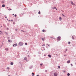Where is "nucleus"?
I'll use <instances>...</instances> for the list:
<instances>
[{
    "label": "nucleus",
    "instance_id": "14",
    "mask_svg": "<svg viewBox=\"0 0 76 76\" xmlns=\"http://www.w3.org/2000/svg\"><path fill=\"white\" fill-rule=\"evenodd\" d=\"M48 57H49L51 58V55H48Z\"/></svg>",
    "mask_w": 76,
    "mask_h": 76
},
{
    "label": "nucleus",
    "instance_id": "40",
    "mask_svg": "<svg viewBox=\"0 0 76 76\" xmlns=\"http://www.w3.org/2000/svg\"><path fill=\"white\" fill-rule=\"evenodd\" d=\"M71 66H73V65H72V64H71Z\"/></svg>",
    "mask_w": 76,
    "mask_h": 76
},
{
    "label": "nucleus",
    "instance_id": "8",
    "mask_svg": "<svg viewBox=\"0 0 76 76\" xmlns=\"http://www.w3.org/2000/svg\"><path fill=\"white\" fill-rule=\"evenodd\" d=\"M8 42H12V40H8Z\"/></svg>",
    "mask_w": 76,
    "mask_h": 76
},
{
    "label": "nucleus",
    "instance_id": "38",
    "mask_svg": "<svg viewBox=\"0 0 76 76\" xmlns=\"http://www.w3.org/2000/svg\"><path fill=\"white\" fill-rule=\"evenodd\" d=\"M0 32H1V33H2V31L0 30Z\"/></svg>",
    "mask_w": 76,
    "mask_h": 76
},
{
    "label": "nucleus",
    "instance_id": "13",
    "mask_svg": "<svg viewBox=\"0 0 76 76\" xmlns=\"http://www.w3.org/2000/svg\"><path fill=\"white\" fill-rule=\"evenodd\" d=\"M59 20H60V21H61V17H59Z\"/></svg>",
    "mask_w": 76,
    "mask_h": 76
},
{
    "label": "nucleus",
    "instance_id": "27",
    "mask_svg": "<svg viewBox=\"0 0 76 76\" xmlns=\"http://www.w3.org/2000/svg\"><path fill=\"white\" fill-rule=\"evenodd\" d=\"M62 15L63 16H64V17H65V15H64V14H62Z\"/></svg>",
    "mask_w": 76,
    "mask_h": 76
},
{
    "label": "nucleus",
    "instance_id": "45",
    "mask_svg": "<svg viewBox=\"0 0 76 76\" xmlns=\"http://www.w3.org/2000/svg\"><path fill=\"white\" fill-rule=\"evenodd\" d=\"M12 15H13V16H14V15H15V14H12Z\"/></svg>",
    "mask_w": 76,
    "mask_h": 76
},
{
    "label": "nucleus",
    "instance_id": "19",
    "mask_svg": "<svg viewBox=\"0 0 76 76\" xmlns=\"http://www.w3.org/2000/svg\"><path fill=\"white\" fill-rule=\"evenodd\" d=\"M8 10H9V11H10V10H12V9H8Z\"/></svg>",
    "mask_w": 76,
    "mask_h": 76
},
{
    "label": "nucleus",
    "instance_id": "48",
    "mask_svg": "<svg viewBox=\"0 0 76 76\" xmlns=\"http://www.w3.org/2000/svg\"><path fill=\"white\" fill-rule=\"evenodd\" d=\"M7 9H8V8H9V7H7Z\"/></svg>",
    "mask_w": 76,
    "mask_h": 76
},
{
    "label": "nucleus",
    "instance_id": "33",
    "mask_svg": "<svg viewBox=\"0 0 76 76\" xmlns=\"http://www.w3.org/2000/svg\"><path fill=\"white\" fill-rule=\"evenodd\" d=\"M5 16H6L5 18H6V19L7 18V16H6V15H5Z\"/></svg>",
    "mask_w": 76,
    "mask_h": 76
},
{
    "label": "nucleus",
    "instance_id": "32",
    "mask_svg": "<svg viewBox=\"0 0 76 76\" xmlns=\"http://www.w3.org/2000/svg\"><path fill=\"white\" fill-rule=\"evenodd\" d=\"M16 16H17V15H16V14L15 15V17H16Z\"/></svg>",
    "mask_w": 76,
    "mask_h": 76
},
{
    "label": "nucleus",
    "instance_id": "56",
    "mask_svg": "<svg viewBox=\"0 0 76 76\" xmlns=\"http://www.w3.org/2000/svg\"><path fill=\"white\" fill-rule=\"evenodd\" d=\"M7 20H8V19H7Z\"/></svg>",
    "mask_w": 76,
    "mask_h": 76
},
{
    "label": "nucleus",
    "instance_id": "31",
    "mask_svg": "<svg viewBox=\"0 0 76 76\" xmlns=\"http://www.w3.org/2000/svg\"><path fill=\"white\" fill-rule=\"evenodd\" d=\"M56 7H54L53 8V9H56Z\"/></svg>",
    "mask_w": 76,
    "mask_h": 76
},
{
    "label": "nucleus",
    "instance_id": "20",
    "mask_svg": "<svg viewBox=\"0 0 76 76\" xmlns=\"http://www.w3.org/2000/svg\"><path fill=\"white\" fill-rule=\"evenodd\" d=\"M68 44H70V42H69L68 43Z\"/></svg>",
    "mask_w": 76,
    "mask_h": 76
},
{
    "label": "nucleus",
    "instance_id": "61",
    "mask_svg": "<svg viewBox=\"0 0 76 76\" xmlns=\"http://www.w3.org/2000/svg\"><path fill=\"white\" fill-rule=\"evenodd\" d=\"M0 48H1V47H0Z\"/></svg>",
    "mask_w": 76,
    "mask_h": 76
},
{
    "label": "nucleus",
    "instance_id": "52",
    "mask_svg": "<svg viewBox=\"0 0 76 76\" xmlns=\"http://www.w3.org/2000/svg\"><path fill=\"white\" fill-rule=\"evenodd\" d=\"M29 55H28V57H29Z\"/></svg>",
    "mask_w": 76,
    "mask_h": 76
},
{
    "label": "nucleus",
    "instance_id": "22",
    "mask_svg": "<svg viewBox=\"0 0 76 76\" xmlns=\"http://www.w3.org/2000/svg\"><path fill=\"white\" fill-rule=\"evenodd\" d=\"M67 76H70V74L69 73H68L67 75Z\"/></svg>",
    "mask_w": 76,
    "mask_h": 76
},
{
    "label": "nucleus",
    "instance_id": "6",
    "mask_svg": "<svg viewBox=\"0 0 76 76\" xmlns=\"http://www.w3.org/2000/svg\"><path fill=\"white\" fill-rule=\"evenodd\" d=\"M67 63L68 64L70 63V61L69 60L68 61H67Z\"/></svg>",
    "mask_w": 76,
    "mask_h": 76
},
{
    "label": "nucleus",
    "instance_id": "5",
    "mask_svg": "<svg viewBox=\"0 0 76 76\" xmlns=\"http://www.w3.org/2000/svg\"><path fill=\"white\" fill-rule=\"evenodd\" d=\"M71 4L72 5H75V4L73 3V2L72 1H71Z\"/></svg>",
    "mask_w": 76,
    "mask_h": 76
},
{
    "label": "nucleus",
    "instance_id": "18",
    "mask_svg": "<svg viewBox=\"0 0 76 76\" xmlns=\"http://www.w3.org/2000/svg\"><path fill=\"white\" fill-rule=\"evenodd\" d=\"M7 69H8V70H9V69H10V68L9 67H7Z\"/></svg>",
    "mask_w": 76,
    "mask_h": 76
},
{
    "label": "nucleus",
    "instance_id": "29",
    "mask_svg": "<svg viewBox=\"0 0 76 76\" xmlns=\"http://www.w3.org/2000/svg\"><path fill=\"white\" fill-rule=\"evenodd\" d=\"M42 64H40V66H42Z\"/></svg>",
    "mask_w": 76,
    "mask_h": 76
},
{
    "label": "nucleus",
    "instance_id": "35",
    "mask_svg": "<svg viewBox=\"0 0 76 76\" xmlns=\"http://www.w3.org/2000/svg\"><path fill=\"white\" fill-rule=\"evenodd\" d=\"M15 31H18V29H15Z\"/></svg>",
    "mask_w": 76,
    "mask_h": 76
},
{
    "label": "nucleus",
    "instance_id": "60",
    "mask_svg": "<svg viewBox=\"0 0 76 76\" xmlns=\"http://www.w3.org/2000/svg\"><path fill=\"white\" fill-rule=\"evenodd\" d=\"M0 34H1V33H0Z\"/></svg>",
    "mask_w": 76,
    "mask_h": 76
},
{
    "label": "nucleus",
    "instance_id": "24",
    "mask_svg": "<svg viewBox=\"0 0 76 76\" xmlns=\"http://www.w3.org/2000/svg\"><path fill=\"white\" fill-rule=\"evenodd\" d=\"M42 41H44V38H42Z\"/></svg>",
    "mask_w": 76,
    "mask_h": 76
},
{
    "label": "nucleus",
    "instance_id": "53",
    "mask_svg": "<svg viewBox=\"0 0 76 76\" xmlns=\"http://www.w3.org/2000/svg\"><path fill=\"white\" fill-rule=\"evenodd\" d=\"M9 21H10V20H9Z\"/></svg>",
    "mask_w": 76,
    "mask_h": 76
},
{
    "label": "nucleus",
    "instance_id": "41",
    "mask_svg": "<svg viewBox=\"0 0 76 76\" xmlns=\"http://www.w3.org/2000/svg\"><path fill=\"white\" fill-rule=\"evenodd\" d=\"M7 25H8V26H9V23L7 24Z\"/></svg>",
    "mask_w": 76,
    "mask_h": 76
},
{
    "label": "nucleus",
    "instance_id": "17",
    "mask_svg": "<svg viewBox=\"0 0 76 76\" xmlns=\"http://www.w3.org/2000/svg\"><path fill=\"white\" fill-rule=\"evenodd\" d=\"M38 13H39V15L41 14V12L40 11H39L38 12Z\"/></svg>",
    "mask_w": 76,
    "mask_h": 76
},
{
    "label": "nucleus",
    "instance_id": "57",
    "mask_svg": "<svg viewBox=\"0 0 76 76\" xmlns=\"http://www.w3.org/2000/svg\"><path fill=\"white\" fill-rule=\"evenodd\" d=\"M46 3H47V1H46Z\"/></svg>",
    "mask_w": 76,
    "mask_h": 76
},
{
    "label": "nucleus",
    "instance_id": "3",
    "mask_svg": "<svg viewBox=\"0 0 76 76\" xmlns=\"http://www.w3.org/2000/svg\"><path fill=\"white\" fill-rule=\"evenodd\" d=\"M18 45V44H14V45H13V47H16Z\"/></svg>",
    "mask_w": 76,
    "mask_h": 76
},
{
    "label": "nucleus",
    "instance_id": "15",
    "mask_svg": "<svg viewBox=\"0 0 76 76\" xmlns=\"http://www.w3.org/2000/svg\"><path fill=\"white\" fill-rule=\"evenodd\" d=\"M32 76H34V73L32 72Z\"/></svg>",
    "mask_w": 76,
    "mask_h": 76
},
{
    "label": "nucleus",
    "instance_id": "46",
    "mask_svg": "<svg viewBox=\"0 0 76 76\" xmlns=\"http://www.w3.org/2000/svg\"><path fill=\"white\" fill-rule=\"evenodd\" d=\"M56 10H57V9H56Z\"/></svg>",
    "mask_w": 76,
    "mask_h": 76
},
{
    "label": "nucleus",
    "instance_id": "58",
    "mask_svg": "<svg viewBox=\"0 0 76 76\" xmlns=\"http://www.w3.org/2000/svg\"><path fill=\"white\" fill-rule=\"evenodd\" d=\"M0 56H1V55L0 54Z\"/></svg>",
    "mask_w": 76,
    "mask_h": 76
},
{
    "label": "nucleus",
    "instance_id": "34",
    "mask_svg": "<svg viewBox=\"0 0 76 76\" xmlns=\"http://www.w3.org/2000/svg\"><path fill=\"white\" fill-rule=\"evenodd\" d=\"M58 68H60V66H58Z\"/></svg>",
    "mask_w": 76,
    "mask_h": 76
},
{
    "label": "nucleus",
    "instance_id": "10",
    "mask_svg": "<svg viewBox=\"0 0 76 76\" xmlns=\"http://www.w3.org/2000/svg\"><path fill=\"white\" fill-rule=\"evenodd\" d=\"M2 7H5V5L3 4L2 5Z\"/></svg>",
    "mask_w": 76,
    "mask_h": 76
},
{
    "label": "nucleus",
    "instance_id": "21",
    "mask_svg": "<svg viewBox=\"0 0 76 76\" xmlns=\"http://www.w3.org/2000/svg\"><path fill=\"white\" fill-rule=\"evenodd\" d=\"M27 59V58H26V57H25V58H24V60H26Z\"/></svg>",
    "mask_w": 76,
    "mask_h": 76
},
{
    "label": "nucleus",
    "instance_id": "26",
    "mask_svg": "<svg viewBox=\"0 0 76 76\" xmlns=\"http://www.w3.org/2000/svg\"><path fill=\"white\" fill-rule=\"evenodd\" d=\"M5 34H6L7 35L8 34V33H7V32H5Z\"/></svg>",
    "mask_w": 76,
    "mask_h": 76
},
{
    "label": "nucleus",
    "instance_id": "47",
    "mask_svg": "<svg viewBox=\"0 0 76 76\" xmlns=\"http://www.w3.org/2000/svg\"><path fill=\"white\" fill-rule=\"evenodd\" d=\"M1 27H2V26H1Z\"/></svg>",
    "mask_w": 76,
    "mask_h": 76
},
{
    "label": "nucleus",
    "instance_id": "39",
    "mask_svg": "<svg viewBox=\"0 0 76 76\" xmlns=\"http://www.w3.org/2000/svg\"><path fill=\"white\" fill-rule=\"evenodd\" d=\"M46 48H48V47L47 46H46Z\"/></svg>",
    "mask_w": 76,
    "mask_h": 76
},
{
    "label": "nucleus",
    "instance_id": "59",
    "mask_svg": "<svg viewBox=\"0 0 76 76\" xmlns=\"http://www.w3.org/2000/svg\"><path fill=\"white\" fill-rule=\"evenodd\" d=\"M8 76H10V75H8Z\"/></svg>",
    "mask_w": 76,
    "mask_h": 76
},
{
    "label": "nucleus",
    "instance_id": "43",
    "mask_svg": "<svg viewBox=\"0 0 76 76\" xmlns=\"http://www.w3.org/2000/svg\"><path fill=\"white\" fill-rule=\"evenodd\" d=\"M2 3H4V1H2Z\"/></svg>",
    "mask_w": 76,
    "mask_h": 76
},
{
    "label": "nucleus",
    "instance_id": "2",
    "mask_svg": "<svg viewBox=\"0 0 76 76\" xmlns=\"http://www.w3.org/2000/svg\"><path fill=\"white\" fill-rule=\"evenodd\" d=\"M18 45L20 46H22L23 45V43L22 42H20L18 43Z\"/></svg>",
    "mask_w": 76,
    "mask_h": 76
},
{
    "label": "nucleus",
    "instance_id": "28",
    "mask_svg": "<svg viewBox=\"0 0 76 76\" xmlns=\"http://www.w3.org/2000/svg\"><path fill=\"white\" fill-rule=\"evenodd\" d=\"M21 31H22V32H25V31H23V30H21Z\"/></svg>",
    "mask_w": 76,
    "mask_h": 76
},
{
    "label": "nucleus",
    "instance_id": "1",
    "mask_svg": "<svg viewBox=\"0 0 76 76\" xmlns=\"http://www.w3.org/2000/svg\"><path fill=\"white\" fill-rule=\"evenodd\" d=\"M61 39V37L60 36H59L57 37V42H58V41H60V40Z\"/></svg>",
    "mask_w": 76,
    "mask_h": 76
},
{
    "label": "nucleus",
    "instance_id": "55",
    "mask_svg": "<svg viewBox=\"0 0 76 76\" xmlns=\"http://www.w3.org/2000/svg\"><path fill=\"white\" fill-rule=\"evenodd\" d=\"M7 30L8 29V28H7Z\"/></svg>",
    "mask_w": 76,
    "mask_h": 76
},
{
    "label": "nucleus",
    "instance_id": "30",
    "mask_svg": "<svg viewBox=\"0 0 76 76\" xmlns=\"http://www.w3.org/2000/svg\"><path fill=\"white\" fill-rule=\"evenodd\" d=\"M15 22H13V24H14V25H15Z\"/></svg>",
    "mask_w": 76,
    "mask_h": 76
},
{
    "label": "nucleus",
    "instance_id": "42",
    "mask_svg": "<svg viewBox=\"0 0 76 76\" xmlns=\"http://www.w3.org/2000/svg\"><path fill=\"white\" fill-rule=\"evenodd\" d=\"M45 72H47V70H45Z\"/></svg>",
    "mask_w": 76,
    "mask_h": 76
},
{
    "label": "nucleus",
    "instance_id": "4",
    "mask_svg": "<svg viewBox=\"0 0 76 76\" xmlns=\"http://www.w3.org/2000/svg\"><path fill=\"white\" fill-rule=\"evenodd\" d=\"M54 76H57L58 75L57 74L56 72H55L54 74Z\"/></svg>",
    "mask_w": 76,
    "mask_h": 76
},
{
    "label": "nucleus",
    "instance_id": "9",
    "mask_svg": "<svg viewBox=\"0 0 76 76\" xmlns=\"http://www.w3.org/2000/svg\"><path fill=\"white\" fill-rule=\"evenodd\" d=\"M5 50H6V51H8V50H9V49L7 48H6L5 49Z\"/></svg>",
    "mask_w": 76,
    "mask_h": 76
},
{
    "label": "nucleus",
    "instance_id": "25",
    "mask_svg": "<svg viewBox=\"0 0 76 76\" xmlns=\"http://www.w3.org/2000/svg\"><path fill=\"white\" fill-rule=\"evenodd\" d=\"M27 44H28L26 42L25 43V45H27Z\"/></svg>",
    "mask_w": 76,
    "mask_h": 76
},
{
    "label": "nucleus",
    "instance_id": "51",
    "mask_svg": "<svg viewBox=\"0 0 76 76\" xmlns=\"http://www.w3.org/2000/svg\"><path fill=\"white\" fill-rule=\"evenodd\" d=\"M64 56H66V55H64Z\"/></svg>",
    "mask_w": 76,
    "mask_h": 76
},
{
    "label": "nucleus",
    "instance_id": "54",
    "mask_svg": "<svg viewBox=\"0 0 76 76\" xmlns=\"http://www.w3.org/2000/svg\"><path fill=\"white\" fill-rule=\"evenodd\" d=\"M11 21H13V20H11Z\"/></svg>",
    "mask_w": 76,
    "mask_h": 76
},
{
    "label": "nucleus",
    "instance_id": "49",
    "mask_svg": "<svg viewBox=\"0 0 76 76\" xmlns=\"http://www.w3.org/2000/svg\"><path fill=\"white\" fill-rule=\"evenodd\" d=\"M64 72H65V71H64V72H64Z\"/></svg>",
    "mask_w": 76,
    "mask_h": 76
},
{
    "label": "nucleus",
    "instance_id": "36",
    "mask_svg": "<svg viewBox=\"0 0 76 76\" xmlns=\"http://www.w3.org/2000/svg\"><path fill=\"white\" fill-rule=\"evenodd\" d=\"M47 45H48V46H49V47H50V45H48V44H47Z\"/></svg>",
    "mask_w": 76,
    "mask_h": 76
},
{
    "label": "nucleus",
    "instance_id": "50",
    "mask_svg": "<svg viewBox=\"0 0 76 76\" xmlns=\"http://www.w3.org/2000/svg\"><path fill=\"white\" fill-rule=\"evenodd\" d=\"M75 64L76 65V63H75Z\"/></svg>",
    "mask_w": 76,
    "mask_h": 76
},
{
    "label": "nucleus",
    "instance_id": "16",
    "mask_svg": "<svg viewBox=\"0 0 76 76\" xmlns=\"http://www.w3.org/2000/svg\"><path fill=\"white\" fill-rule=\"evenodd\" d=\"M42 32H45V30L43 29V30H42Z\"/></svg>",
    "mask_w": 76,
    "mask_h": 76
},
{
    "label": "nucleus",
    "instance_id": "7",
    "mask_svg": "<svg viewBox=\"0 0 76 76\" xmlns=\"http://www.w3.org/2000/svg\"><path fill=\"white\" fill-rule=\"evenodd\" d=\"M32 67H33V66H30L29 68L30 69H32Z\"/></svg>",
    "mask_w": 76,
    "mask_h": 76
},
{
    "label": "nucleus",
    "instance_id": "37",
    "mask_svg": "<svg viewBox=\"0 0 76 76\" xmlns=\"http://www.w3.org/2000/svg\"><path fill=\"white\" fill-rule=\"evenodd\" d=\"M66 51H67V49H66Z\"/></svg>",
    "mask_w": 76,
    "mask_h": 76
},
{
    "label": "nucleus",
    "instance_id": "12",
    "mask_svg": "<svg viewBox=\"0 0 76 76\" xmlns=\"http://www.w3.org/2000/svg\"><path fill=\"white\" fill-rule=\"evenodd\" d=\"M72 38L73 39H75V38H74V37H73V36H72Z\"/></svg>",
    "mask_w": 76,
    "mask_h": 76
},
{
    "label": "nucleus",
    "instance_id": "11",
    "mask_svg": "<svg viewBox=\"0 0 76 76\" xmlns=\"http://www.w3.org/2000/svg\"><path fill=\"white\" fill-rule=\"evenodd\" d=\"M10 64H11V65H13V63L12 62H11Z\"/></svg>",
    "mask_w": 76,
    "mask_h": 76
},
{
    "label": "nucleus",
    "instance_id": "23",
    "mask_svg": "<svg viewBox=\"0 0 76 76\" xmlns=\"http://www.w3.org/2000/svg\"><path fill=\"white\" fill-rule=\"evenodd\" d=\"M45 44H43V45H42V46H45Z\"/></svg>",
    "mask_w": 76,
    "mask_h": 76
},
{
    "label": "nucleus",
    "instance_id": "44",
    "mask_svg": "<svg viewBox=\"0 0 76 76\" xmlns=\"http://www.w3.org/2000/svg\"><path fill=\"white\" fill-rule=\"evenodd\" d=\"M37 76H39V75H37Z\"/></svg>",
    "mask_w": 76,
    "mask_h": 76
}]
</instances>
